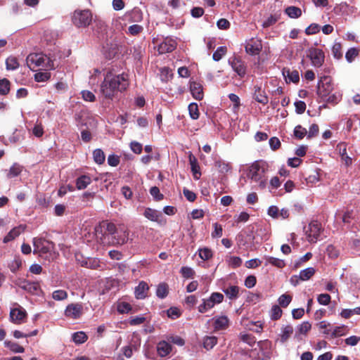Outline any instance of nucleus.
I'll use <instances>...</instances> for the list:
<instances>
[{"mask_svg":"<svg viewBox=\"0 0 360 360\" xmlns=\"http://www.w3.org/2000/svg\"><path fill=\"white\" fill-rule=\"evenodd\" d=\"M95 232L96 238L104 245H123L129 238L128 229L124 224H115L108 221H103L95 228Z\"/></svg>","mask_w":360,"mask_h":360,"instance_id":"f257e3e1","label":"nucleus"},{"mask_svg":"<svg viewBox=\"0 0 360 360\" xmlns=\"http://www.w3.org/2000/svg\"><path fill=\"white\" fill-rule=\"evenodd\" d=\"M129 85L128 74L123 72L113 75L111 71H109L101 84L100 91L105 98L112 100L118 91H125Z\"/></svg>","mask_w":360,"mask_h":360,"instance_id":"f03ea898","label":"nucleus"},{"mask_svg":"<svg viewBox=\"0 0 360 360\" xmlns=\"http://www.w3.org/2000/svg\"><path fill=\"white\" fill-rule=\"evenodd\" d=\"M129 85L128 74L123 72L113 75L111 71H109L101 84L100 91L105 98L112 100L118 91H125Z\"/></svg>","mask_w":360,"mask_h":360,"instance_id":"7ed1b4c3","label":"nucleus"},{"mask_svg":"<svg viewBox=\"0 0 360 360\" xmlns=\"http://www.w3.org/2000/svg\"><path fill=\"white\" fill-rule=\"evenodd\" d=\"M34 254L50 262L55 257L54 243L42 238H33Z\"/></svg>","mask_w":360,"mask_h":360,"instance_id":"20e7f679","label":"nucleus"},{"mask_svg":"<svg viewBox=\"0 0 360 360\" xmlns=\"http://www.w3.org/2000/svg\"><path fill=\"white\" fill-rule=\"evenodd\" d=\"M266 170V164L262 161H255L249 167L248 177L252 181L259 183V187L264 189L267 180L264 178Z\"/></svg>","mask_w":360,"mask_h":360,"instance_id":"39448f33","label":"nucleus"},{"mask_svg":"<svg viewBox=\"0 0 360 360\" xmlns=\"http://www.w3.org/2000/svg\"><path fill=\"white\" fill-rule=\"evenodd\" d=\"M92 13L89 9L75 10L72 16V21L77 27H86L92 22Z\"/></svg>","mask_w":360,"mask_h":360,"instance_id":"423d86ee","label":"nucleus"},{"mask_svg":"<svg viewBox=\"0 0 360 360\" xmlns=\"http://www.w3.org/2000/svg\"><path fill=\"white\" fill-rule=\"evenodd\" d=\"M26 63L29 68L32 65L35 66H49L53 67V61L50 59L46 55L42 53H30L26 58Z\"/></svg>","mask_w":360,"mask_h":360,"instance_id":"0eeeda50","label":"nucleus"},{"mask_svg":"<svg viewBox=\"0 0 360 360\" xmlns=\"http://www.w3.org/2000/svg\"><path fill=\"white\" fill-rule=\"evenodd\" d=\"M321 230V226L318 221H314L309 223L308 226L305 228L307 240L309 243H316L320 236Z\"/></svg>","mask_w":360,"mask_h":360,"instance_id":"6e6552de","label":"nucleus"},{"mask_svg":"<svg viewBox=\"0 0 360 360\" xmlns=\"http://www.w3.org/2000/svg\"><path fill=\"white\" fill-rule=\"evenodd\" d=\"M15 285L21 289L27 291L32 295H39L41 291L39 282H31L30 281L19 278L15 282Z\"/></svg>","mask_w":360,"mask_h":360,"instance_id":"1a4fd4ad","label":"nucleus"},{"mask_svg":"<svg viewBox=\"0 0 360 360\" xmlns=\"http://www.w3.org/2000/svg\"><path fill=\"white\" fill-rule=\"evenodd\" d=\"M245 51L251 56H257L263 51L262 41L258 38H251L245 42Z\"/></svg>","mask_w":360,"mask_h":360,"instance_id":"9d476101","label":"nucleus"},{"mask_svg":"<svg viewBox=\"0 0 360 360\" xmlns=\"http://www.w3.org/2000/svg\"><path fill=\"white\" fill-rule=\"evenodd\" d=\"M333 86L331 79L328 77H323L321 79L318 85L317 94L323 99L332 93Z\"/></svg>","mask_w":360,"mask_h":360,"instance_id":"9b49d317","label":"nucleus"},{"mask_svg":"<svg viewBox=\"0 0 360 360\" xmlns=\"http://www.w3.org/2000/svg\"><path fill=\"white\" fill-rule=\"evenodd\" d=\"M83 314V306L79 303L68 304L65 309L64 314L66 317L72 319H77Z\"/></svg>","mask_w":360,"mask_h":360,"instance_id":"f8f14e48","label":"nucleus"},{"mask_svg":"<svg viewBox=\"0 0 360 360\" xmlns=\"http://www.w3.org/2000/svg\"><path fill=\"white\" fill-rule=\"evenodd\" d=\"M27 312L22 307L12 309L10 311L11 321L15 324H21L27 318Z\"/></svg>","mask_w":360,"mask_h":360,"instance_id":"ddd939ff","label":"nucleus"},{"mask_svg":"<svg viewBox=\"0 0 360 360\" xmlns=\"http://www.w3.org/2000/svg\"><path fill=\"white\" fill-rule=\"evenodd\" d=\"M309 57L311 61V64L314 67L319 68L322 65L324 60V53L323 52L317 49H311L309 51Z\"/></svg>","mask_w":360,"mask_h":360,"instance_id":"4468645a","label":"nucleus"},{"mask_svg":"<svg viewBox=\"0 0 360 360\" xmlns=\"http://www.w3.org/2000/svg\"><path fill=\"white\" fill-rule=\"evenodd\" d=\"M282 74L286 82L297 83L300 80L299 72L295 69H283Z\"/></svg>","mask_w":360,"mask_h":360,"instance_id":"2eb2a0df","label":"nucleus"},{"mask_svg":"<svg viewBox=\"0 0 360 360\" xmlns=\"http://www.w3.org/2000/svg\"><path fill=\"white\" fill-rule=\"evenodd\" d=\"M149 287L145 281H141L135 288L134 294L136 299H144L147 297Z\"/></svg>","mask_w":360,"mask_h":360,"instance_id":"dca6fc26","label":"nucleus"},{"mask_svg":"<svg viewBox=\"0 0 360 360\" xmlns=\"http://www.w3.org/2000/svg\"><path fill=\"white\" fill-rule=\"evenodd\" d=\"M188 158L193 178L195 180H198L201 176V172L198 160L191 153L189 155Z\"/></svg>","mask_w":360,"mask_h":360,"instance_id":"f3484780","label":"nucleus"},{"mask_svg":"<svg viewBox=\"0 0 360 360\" xmlns=\"http://www.w3.org/2000/svg\"><path fill=\"white\" fill-rule=\"evenodd\" d=\"M190 90L192 96L196 100H202L203 98L202 86L200 84L193 82L190 84Z\"/></svg>","mask_w":360,"mask_h":360,"instance_id":"a211bd4d","label":"nucleus"},{"mask_svg":"<svg viewBox=\"0 0 360 360\" xmlns=\"http://www.w3.org/2000/svg\"><path fill=\"white\" fill-rule=\"evenodd\" d=\"M176 47V43L172 39H167L159 44V54L172 52Z\"/></svg>","mask_w":360,"mask_h":360,"instance_id":"6ab92c4d","label":"nucleus"},{"mask_svg":"<svg viewBox=\"0 0 360 360\" xmlns=\"http://www.w3.org/2000/svg\"><path fill=\"white\" fill-rule=\"evenodd\" d=\"M336 150L339 151L342 161L346 166H349L352 163V158L347 155L346 146L344 143H340L337 146Z\"/></svg>","mask_w":360,"mask_h":360,"instance_id":"aec40b11","label":"nucleus"},{"mask_svg":"<svg viewBox=\"0 0 360 360\" xmlns=\"http://www.w3.org/2000/svg\"><path fill=\"white\" fill-rule=\"evenodd\" d=\"M254 98L263 105L268 103L269 99L264 90L259 86L255 87V92L253 95Z\"/></svg>","mask_w":360,"mask_h":360,"instance_id":"412c9836","label":"nucleus"},{"mask_svg":"<svg viewBox=\"0 0 360 360\" xmlns=\"http://www.w3.org/2000/svg\"><path fill=\"white\" fill-rule=\"evenodd\" d=\"M215 330H223L229 326V319L226 316H221L213 319Z\"/></svg>","mask_w":360,"mask_h":360,"instance_id":"4be33fe9","label":"nucleus"},{"mask_svg":"<svg viewBox=\"0 0 360 360\" xmlns=\"http://www.w3.org/2000/svg\"><path fill=\"white\" fill-rule=\"evenodd\" d=\"M91 183V179L88 175H82L76 179V187L78 190L86 188Z\"/></svg>","mask_w":360,"mask_h":360,"instance_id":"5701e85b","label":"nucleus"},{"mask_svg":"<svg viewBox=\"0 0 360 360\" xmlns=\"http://www.w3.org/2000/svg\"><path fill=\"white\" fill-rule=\"evenodd\" d=\"M104 49V54L108 59L112 58L119 52V47L116 44H108Z\"/></svg>","mask_w":360,"mask_h":360,"instance_id":"b1692460","label":"nucleus"},{"mask_svg":"<svg viewBox=\"0 0 360 360\" xmlns=\"http://www.w3.org/2000/svg\"><path fill=\"white\" fill-rule=\"evenodd\" d=\"M311 325L309 321H304L297 326V331L295 333V338L300 339V335H306L311 329Z\"/></svg>","mask_w":360,"mask_h":360,"instance_id":"393cba45","label":"nucleus"},{"mask_svg":"<svg viewBox=\"0 0 360 360\" xmlns=\"http://www.w3.org/2000/svg\"><path fill=\"white\" fill-rule=\"evenodd\" d=\"M81 266L92 269H96L100 266V261L96 258L84 259L81 262Z\"/></svg>","mask_w":360,"mask_h":360,"instance_id":"a878e982","label":"nucleus"},{"mask_svg":"<svg viewBox=\"0 0 360 360\" xmlns=\"http://www.w3.org/2000/svg\"><path fill=\"white\" fill-rule=\"evenodd\" d=\"M165 314H166L167 316L169 319H176L177 318H179L181 316V313L179 308H177L176 307H170L169 309H167L166 311H162L161 312V315L162 316H164Z\"/></svg>","mask_w":360,"mask_h":360,"instance_id":"bb28decb","label":"nucleus"},{"mask_svg":"<svg viewBox=\"0 0 360 360\" xmlns=\"http://www.w3.org/2000/svg\"><path fill=\"white\" fill-rule=\"evenodd\" d=\"M316 273V269L314 267H308L305 269L300 271V278L301 281H305L310 279Z\"/></svg>","mask_w":360,"mask_h":360,"instance_id":"cd10ccee","label":"nucleus"},{"mask_svg":"<svg viewBox=\"0 0 360 360\" xmlns=\"http://www.w3.org/2000/svg\"><path fill=\"white\" fill-rule=\"evenodd\" d=\"M172 351V346L165 341L159 342V356H165Z\"/></svg>","mask_w":360,"mask_h":360,"instance_id":"c85d7f7f","label":"nucleus"},{"mask_svg":"<svg viewBox=\"0 0 360 360\" xmlns=\"http://www.w3.org/2000/svg\"><path fill=\"white\" fill-rule=\"evenodd\" d=\"M285 12L291 18H297L302 15L301 9L296 6H288Z\"/></svg>","mask_w":360,"mask_h":360,"instance_id":"c756f323","label":"nucleus"},{"mask_svg":"<svg viewBox=\"0 0 360 360\" xmlns=\"http://www.w3.org/2000/svg\"><path fill=\"white\" fill-rule=\"evenodd\" d=\"M11 89V82L8 79L4 78L0 79V95H7Z\"/></svg>","mask_w":360,"mask_h":360,"instance_id":"7c9ffc66","label":"nucleus"},{"mask_svg":"<svg viewBox=\"0 0 360 360\" xmlns=\"http://www.w3.org/2000/svg\"><path fill=\"white\" fill-rule=\"evenodd\" d=\"M88 339V336L83 331H79L72 334V340L76 344H82Z\"/></svg>","mask_w":360,"mask_h":360,"instance_id":"2f4dec72","label":"nucleus"},{"mask_svg":"<svg viewBox=\"0 0 360 360\" xmlns=\"http://www.w3.org/2000/svg\"><path fill=\"white\" fill-rule=\"evenodd\" d=\"M94 160L98 165H101L105 162V155L101 149H96L93 152Z\"/></svg>","mask_w":360,"mask_h":360,"instance_id":"473e14b6","label":"nucleus"},{"mask_svg":"<svg viewBox=\"0 0 360 360\" xmlns=\"http://www.w3.org/2000/svg\"><path fill=\"white\" fill-rule=\"evenodd\" d=\"M4 345L6 347L9 348L12 352L15 353H22L25 351L24 347L19 345L16 342H13L11 341H5Z\"/></svg>","mask_w":360,"mask_h":360,"instance_id":"72a5a7b5","label":"nucleus"},{"mask_svg":"<svg viewBox=\"0 0 360 360\" xmlns=\"http://www.w3.org/2000/svg\"><path fill=\"white\" fill-rule=\"evenodd\" d=\"M21 172L22 167L18 164L15 163L11 167L7 174V177L9 179L14 178L15 176H18L21 173Z\"/></svg>","mask_w":360,"mask_h":360,"instance_id":"f704fd0d","label":"nucleus"},{"mask_svg":"<svg viewBox=\"0 0 360 360\" xmlns=\"http://www.w3.org/2000/svg\"><path fill=\"white\" fill-rule=\"evenodd\" d=\"M143 215L152 221H158V212L155 210L149 207L145 208Z\"/></svg>","mask_w":360,"mask_h":360,"instance_id":"c9c22d12","label":"nucleus"},{"mask_svg":"<svg viewBox=\"0 0 360 360\" xmlns=\"http://www.w3.org/2000/svg\"><path fill=\"white\" fill-rule=\"evenodd\" d=\"M293 333V328L291 326H286L282 328L281 341L285 342Z\"/></svg>","mask_w":360,"mask_h":360,"instance_id":"e433bc0d","label":"nucleus"},{"mask_svg":"<svg viewBox=\"0 0 360 360\" xmlns=\"http://www.w3.org/2000/svg\"><path fill=\"white\" fill-rule=\"evenodd\" d=\"M266 265L270 264L273 266H275L278 268H282L285 266V262L283 260L280 259L278 258L273 257H266Z\"/></svg>","mask_w":360,"mask_h":360,"instance_id":"4c0bfd02","label":"nucleus"},{"mask_svg":"<svg viewBox=\"0 0 360 360\" xmlns=\"http://www.w3.org/2000/svg\"><path fill=\"white\" fill-rule=\"evenodd\" d=\"M238 287L232 285L224 290V292L229 299H235L238 295Z\"/></svg>","mask_w":360,"mask_h":360,"instance_id":"58836bf2","label":"nucleus"},{"mask_svg":"<svg viewBox=\"0 0 360 360\" xmlns=\"http://www.w3.org/2000/svg\"><path fill=\"white\" fill-rule=\"evenodd\" d=\"M20 234V229L19 227H15L11 229L8 233L4 237V243H6L15 239Z\"/></svg>","mask_w":360,"mask_h":360,"instance_id":"ea45409f","label":"nucleus"},{"mask_svg":"<svg viewBox=\"0 0 360 360\" xmlns=\"http://www.w3.org/2000/svg\"><path fill=\"white\" fill-rule=\"evenodd\" d=\"M246 74L245 69H232L231 73L233 82L237 84V80H240Z\"/></svg>","mask_w":360,"mask_h":360,"instance_id":"a19ab883","label":"nucleus"},{"mask_svg":"<svg viewBox=\"0 0 360 360\" xmlns=\"http://www.w3.org/2000/svg\"><path fill=\"white\" fill-rule=\"evenodd\" d=\"M214 306V304L210 298L207 300H203L202 303L200 304L198 307V311L200 313H204L207 311L208 309H212Z\"/></svg>","mask_w":360,"mask_h":360,"instance_id":"79ce46f5","label":"nucleus"},{"mask_svg":"<svg viewBox=\"0 0 360 360\" xmlns=\"http://www.w3.org/2000/svg\"><path fill=\"white\" fill-rule=\"evenodd\" d=\"M332 54L336 59H340L342 57V46L340 42H335L332 46Z\"/></svg>","mask_w":360,"mask_h":360,"instance_id":"37998d69","label":"nucleus"},{"mask_svg":"<svg viewBox=\"0 0 360 360\" xmlns=\"http://www.w3.org/2000/svg\"><path fill=\"white\" fill-rule=\"evenodd\" d=\"M188 112L193 120H197L199 117L198 106L196 103H192L188 105Z\"/></svg>","mask_w":360,"mask_h":360,"instance_id":"c03bdc74","label":"nucleus"},{"mask_svg":"<svg viewBox=\"0 0 360 360\" xmlns=\"http://www.w3.org/2000/svg\"><path fill=\"white\" fill-rule=\"evenodd\" d=\"M23 139V134L21 131L15 129L12 135L8 138L11 143H16Z\"/></svg>","mask_w":360,"mask_h":360,"instance_id":"a18cd8bd","label":"nucleus"},{"mask_svg":"<svg viewBox=\"0 0 360 360\" xmlns=\"http://www.w3.org/2000/svg\"><path fill=\"white\" fill-rule=\"evenodd\" d=\"M51 78V73L49 72H37L34 75V79L37 82H42L48 81Z\"/></svg>","mask_w":360,"mask_h":360,"instance_id":"49530a36","label":"nucleus"},{"mask_svg":"<svg viewBox=\"0 0 360 360\" xmlns=\"http://www.w3.org/2000/svg\"><path fill=\"white\" fill-rule=\"evenodd\" d=\"M215 167L221 173H226L231 169L230 165L221 160L217 161L215 162Z\"/></svg>","mask_w":360,"mask_h":360,"instance_id":"de8ad7c7","label":"nucleus"},{"mask_svg":"<svg viewBox=\"0 0 360 360\" xmlns=\"http://www.w3.org/2000/svg\"><path fill=\"white\" fill-rule=\"evenodd\" d=\"M292 301V296L287 294L281 295L278 299V302L282 307H286Z\"/></svg>","mask_w":360,"mask_h":360,"instance_id":"09e8293b","label":"nucleus"},{"mask_svg":"<svg viewBox=\"0 0 360 360\" xmlns=\"http://www.w3.org/2000/svg\"><path fill=\"white\" fill-rule=\"evenodd\" d=\"M239 338L241 341L247 343L250 346H252L256 342L255 337L250 334L240 333Z\"/></svg>","mask_w":360,"mask_h":360,"instance_id":"8fccbe9b","label":"nucleus"},{"mask_svg":"<svg viewBox=\"0 0 360 360\" xmlns=\"http://www.w3.org/2000/svg\"><path fill=\"white\" fill-rule=\"evenodd\" d=\"M353 314H360V307H356L353 309H345L340 313V315L345 319H348Z\"/></svg>","mask_w":360,"mask_h":360,"instance_id":"3c124183","label":"nucleus"},{"mask_svg":"<svg viewBox=\"0 0 360 360\" xmlns=\"http://www.w3.org/2000/svg\"><path fill=\"white\" fill-rule=\"evenodd\" d=\"M217 339L216 337H214V336L206 337L204 339L203 345H204V347L207 349H210L217 344Z\"/></svg>","mask_w":360,"mask_h":360,"instance_id":"603ef678","label":"nucleus"},{"mask_svg":"<svg viewBox=\"0 0 360 360\" xmlns=\"http://www.w3.org/2000/svg\"><path fill=\"white\" fill-rule=\"evenodd\" d=\"M226 51L227 49L226 46L218 47L215 52L213 53V59L216 61H219L222 58V56L226 54Z\"/></svg>","mask_w":360,"mask_h":360,"instance_id":"864d4df0","label":"nucleus"},{"mask_svg":"<svg viewBox=\"0 0 360 360\" xmlns=\"http://www.w3.org/2000/svg\"><path fill=\"white\" fill-rule=\"evenodd\" d=\"M307 129L302 127L301 125H297L295 127L294 135L296 138L302 139L307 135Z\"/></svg>","mask_w":360,"mask_h":360,"instance_id":"5fc2aeb1","label":"nucleus"},{"mask_svg":"<svg viewBox=\"0 0 360 360\" xmlns=\"http://www.w3.org/2000/svg\"><path fill=\"white\" fill-rule=\"evenodd\" d=\"M52 297L55 300H64L68 297V293L63 290H56L53 292Z\"/></svg>","mask_w":360,"mask_h":360,"instance_id":"6e6d98bb","label":"nucleus"},{"mask_svg":"<svg viewBox=\"0 0 360 360\" xmlns=\"http://www.w3.org/2000/svg\"><path fill=\"white\" fill-rule=\"evenodd\" d=\"M340 100V95L337 94H330L328 96H326V98H323V101L332 104H336Z\"/></svg>","mask_w":360,"mask_h":360,"instance_id":"4d7b16f0","label":"nucleus"},{"mask_svg":"<svg viewBox=\"0 0 360 360\" xmlns=\"http://www.w3.org/2000/svg\"><path fill=\"white\" fill-rule=\"evenodd\" d=\"M307 183L316 184L319 181L320 176L317 170H312L311 173L306 178Z\"/></svg>","mask_w":360,"mask_h":360,"instance_id":"13d9d810","label":"nucleus"},{"mask_svg":"<svg viewBox=\"0 0 360 360\" xmlns=\"http://www.w3.org/2000/svg\"><path fill=\"white\" fill-rule=\"evenodd\" d=\"M214 231L212 232V238H220L223 234V229L221 224L214 223L212 224Z\"/></svg>","mask_w":360,"mask_h":360,"instance_id":"bf43d9fd","label":"nucleus"},{"mask_svg":"<svg viewBox=\"0 0 360 360\" xmlns=\"http://www.w3.org/2000/svg\"><path fill=\"white\" fill-rule=\"evenodd\" d=\"M199 256L203 260H207L212 257V252L207 248L199 250Z\"/></svg>","mask_w":360,"mask_h":360,"instance_id":"052dcab7","label":"nucleus"},{"mask_svg":"<svg viewBox=\"0 0 360 360\" xmlns=\"http://www.w3.org/2000/svg\"><path fill=\"white\" fill-rule=\"evenodd\" d=\"M282 310L278 305H274L271 310V318L273 320H277L281 318Z\"/></svg>","mask_w":360,"mask_h":360,"instance_id":"680f3d73","label":"nucleus"},{"mask_svg":"<svg viewBox=\"0 0 360 360\" xmlns=\"http://www.w3.org/2000/svg\"><path fill=\"white\" fill-rule=\"evenodd\" d=\"M359 51L354 48L349 49L346 54L345 58L348 62H352L354 60V58L358 56Z\"/></svg>","mask_w":360,"mask_h":360,"instance_id":"e2e57ef3","label":"nucleus"},{"mask_svg":"<svg viewBox=\"0 0 360 360\" xmlns=\"http://www.w3.org/2000/svg\"><path fill=\"white\" fill-rule=\"evenodd\" d=\"M169 292V287L168 285L162 283L159 284V298L165 297Z\"/></svg>","mask_w":360,"mask_h":360,"instance_id":"0e129e2a","label":"nucleus"},{"mask_svg":"<svg viewBox=\"0 0 360 360\" xmlns=\"http://www.w3.org/2000/svg\"><path fill=\"white\" fill-rule=\"evenodd\" d=\"M143 30L142 26L134 24L129 27L128 32L130 34L135 36L141 32Z\"/></svg>","mask_w":360,"mask_h":360,"instance_id":"69168bd1","label":"nucleus"},{"mask_svg":"<svg viewBox=\"0 0 360 360\" xmlns=\"http://www.w3.org/2000/svg\"><path fill=\"white\" fill-rule=\"evenodd\" d=\"M228 263L233 268L238 267L242 264V259L239 257H230Z\"/></svg>","mask_w":360,"mask_h":360,"instance_id":"338daca9","label":"nucleus"},{"mask_svg":"<svg viewBox=\"0 0 360 360\" xmlns=\"http://www.w3.org/2000/svg\"><path fill=\"white\" fill-rule=\"evenodd\" d=\"M32 134L36 136V137H41L44 134V128H43V126L41 123L39 124H36L34 127V128L32 129Z\"/></svg>","mask_w":360,"mask_h":360,"instance_id":"774afa93","label":"nucleus"}]
</instances>
